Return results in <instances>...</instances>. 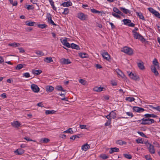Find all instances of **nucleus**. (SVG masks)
Segmentation results:
<instances>
[{
  "mask_svg": "<svg viewBox=\"0 0 160 160\" xmlns=\"http://www.w3.org/2000/svg\"><path fill=\"white\" fill-rule=\"evenodd\" d=\"M44 62L47 63H50L53 61L52 58L51 57H46L44 59Z\"/></svg>",
  "mask_w": 160,
  "mask_h": 160,
  "instance_id": "dca6fc26",
  "label": "nucleus"
},
{
  "mask_svg": "<svg viewBox=\"0 0 160 160\" xmlns=\"http://www.w3.org/2000/svg\"><path fill=\"white\" fill-rule=\"evenodd\" d=\"M113 11L115 12L118 14H119V13H121V12L119 10V9L116 7L113 8Z\"/></svg>",
  "mask_w": 160,
  "mask_h": 160,
  "instance_id": "58836bf2",
  "label": "nucleus"
},
{
  "mask_svg": "<svg viewBox=\"0 0 160 160\" xmlns=\"http://www.w3.org/2000/svg\"><path fill=\"white\" fill-rule=\"evenodd\" d=\"M71 48L72 49H76L77 50H79L80 49L79 46L73 43L71 44Z\"/></svg>",
  "mask_w": 160,
  "mask_h": 160,
  "instance_id": "aec40b11",
  "label": "nucleus"
},
{
  "mask_svg": "<svg viewBox=\"0 0 160 160\" xmlns=\"http://www.w3.org/2000/svg\"><path fill=\"white\" fill-rule=\"evenodd\" d=\"M148 9L149 11L150 12H151L153 13V14L154 15V14L155 13V12H156V11L154 10L152 8H148Z\"/></svg>",
  "mask_w": 160,
  "mask_h": 160,
  "instance_id": "49530a36",
  "label": "nucleus"
},
{
  "mask_svg": "<svg viewBox=\"0 0 160 160\" xmlns=\"http://www.w3.org/2000/svg\"><path fill=\"white\" fill-rule=\"evenodd\" d=\"M31 88L32 91L35 92H38L39 91L40 89L38 86L34 84L31 85Z\"/></svg>",
  "mask_w": 160,
  "mask_h": 160,
  "instance_id": "423d86ee",
  "label": "nucleus"
},
{
  "mask_svg": "<svg viewBox=\"0 0 160 160\" xmlns=\"http://www.w3.org/2000/svg\"><path fill=\"white\" fill-rule=\"evenodd\" d=\"M91 11L93 13H96L97 12H98V11L94 9H91Z\"/></svg>",
  "mask_w": 160,
  "mask_h": 160,
  "instance_id": "338daca9",
  "label": "nucleus"
},
{
  "mask_svg": "<svg viewBox=\"0 0 160 160\" xmlns=\"http://www.w3.org/2000/svg\"><path fill=\"white\" fill-rule=\"evenodd\" d=\"M56 89H57V90L59 91H64V92L65 91L63 89L62 87L61 86H57L56 87Z\"/></svg>",
  "mask_w": 160,
  "mask_h": 160,
  "instance_id": "ea45409f",
  "label": "nucleus"
},
{
  "mask_svg": "<svg viewBox=\"0 0 160 160\" xmlns=\"http://www.w3.org/2000/svg\"><path fill=\"white\" fill-rule=\"evenodd\" d=\"M124 156L126 158L130 159L132 158V156L130 154H123Z\"/></svg>",
  "mask_w": 160,
  "mask_h": 160,
  "instance_id": "09e8293b",
  "label": "nucleus"
},
{
  "mask_svg": "<svg viewBox=\"0 0 160 160\" xmlns=\"http://www.w3.org/2000/svg\"><path fill=\"white\" fill-rule=\"evenodd\" d=\"M47 18L48 19V22L49 23L53 25L56 26V24L54 22L52 19V17L51 16L50 14L48 15L47 16Z\"/></svg>",
  "mask_w": 160,
  "mask_h": 160,
  "instance_id": "9d476101",
  "label": "nucleus"
},
{
  "mask_svg": "<svg viewBox=\"0 0 160 160\" xmlns=\"http://www.w3.org/2000/svg\"><path fill=\"white\" fill-rule=\"evenodd\" d=\"M72 3L70 2H64L61 4V5L63 7H69L72 6Z\"/></svg>",
  "mask_w": 160,
  "mask_h": 160,
  "instance_id": "393cba45",
  "label": "nucleus"
},
{
  "mask_svg": "<svg viewBox=\"0 0 160 160\" xmlns=\"http://www.w3.org/2000/svg\"><path fill=\"white\" fill-rule=\"evenodd\" d=\"M77 17L82 21L86 20L88 18V16L82 12H80L77 14Z\"/></svg>",
  "mask_w": 160,
  "mask_h": 160,
  "instance_id": "20e7f679",
  "label": "nucleus"
},
{
  "mask_svg": "<svg viewBox=\"0 0 160 160\" xmlns=\"http://www.w3.org/2000/svg\"><path fill=\"white\" fill-rule=\"evenodd\" d=\"M138 66L139 68L141 70H143L145 68V67L143 65V62L141 61L140 62L137 63Z\"/></svg>",
  "mask_w": 160,
  "mask_h": 160,
  "instance_id": "b1692460",
  "label": "nucleus"
},
{
  "mask_svg": "<svg viewBox=\"0 0 160 160\" xmlns=\"http://www.w3.org/2000/svg\"><path fill=\"white\" fill-rule=\"evenodd\" d=\"M154 15L160 19V14L158 12L156 11Z\"/></svg>",
  "mask_w": 160,
  "mask_h": 160,
  "instance_id": "052dcab7",
  "label": "nucleus"
},
{
  "mask_svg": "<svg viewBox=\"0 0 160 160\" xmlns=\"http://www.w3.org/2000/svg\"><path fill=\"white\" fill-rule=\"evenodd\" d=\"M105 117L108 119V120H110V121H111V119H112V118H111L109 114L108 115L106 116Z\"/></svg>",
  "mask_w": 160,
  "mask_h": 160,
  "instance_id": "0e129e2a",
  "label": "nucleus"
},
{
  "mask_svg": "<svg viewBox=\"0 0 160 160\" xmlns=\"http://www.w3.org/2000/svg\"><path fill=\"white\" fill-rule=\"evenodd\" d=\"M42 140L43 143H47L50 141L49 139L47 138H44Z\"/></svg>",
  "mask_w": 160,
  "mask_h": 160,
  "instance_id": "603ef678",
  "label": "nucleus"
},
{
  "mask_svg": "<svg viewBox=\"0 0 160 160\" xmlns=\"http://www.w3.org/2000/svg\"><path fill=\"white\" fill-rule=\"evenodd\" d=\"M35 23V22L29 20L26 21L25 22V24L26 25L29 26H34V24Z\"/></svg>",
  "mask_w": 160,
  "mask_h": 160,
  "instance_id": "5701e85b",
  "label": "nucleus"
},
{
  "mask_svg": "<svg viewBox=\"0 0 160 160\" xmlns=\"http://www.w3.org/2000/svg\"><path fill=\"white\" fill-rule=\"evenodd\" d=\"M138 133L139 134L140 136H141L143 137H146V135H145V134L142 132H141L140 131L138 132Z\"/></svg>",
  "mask_w": 160,
  "mask_h": 160,
  "instance_id": "6e6d98bb",
  "label": "nucleus"
},
{
  "mask_svg": "<svg viewBox=\"0 0 160 160\" xmlns=\"http://www.w3.org/2000/svg\"><path fill=\"white\" fill-rule=\"evenodd\" d=\"M121 51L129 55H132L133 52V50L131 48L127 47H124Z\"/></svg>",
  "mask_w": 160,
  "mask_h": 160,
  "instance_id": "7ed1b4c3",
  "label": "nucleus"
},
{
  "mask_svg": "<svg viewBox=\"0 0 160 160\" xmlns=\"http://www.w3.org/2000/svg\"><path fill=\"white\" fill-rule=\"evenodd\" d=\"M138 122L140 123L143 125H150L154 122V119L150 118L145 119L142 118L141 120H139Z\"/></svg>",
  "mask_w": 160,
  "mask_h": 160,
  "instance_id": "f257e3e1",
  "label": "nucleus"
},
{
  "mask_svg": "<svg viewBox=\"0 0 160 160\" xmlns=\"http://www.w3.org/2000/svg\"><path fill=\"white\" fill-rule=\"evenodd\" d=\"M79 82L80 83L83 85H86L87 84V82L83 79H80Z\"/></svg>",
  "mask_w": 160,
  "mask_h": 160,
  "instance_id": "c9c22d12",
  "label": "nucleus"
},
{
  "mask_svg": "<svg viewBox=\"0 0 160 160\" xmlns=\"http://www.w3.org/2000/svg\"><path fill=\"white\" fill-rule=\"evenodd\" d=\"M90 148V146L87 143L82 145V149L85 151Z\"/></svg>",
  "mask_w": 160,
  "mask_h": 160,
  "instance_id": "a211bd4d",
  "label": "nucleus"
},
{
  "mask_svg": "<svg viewBox=\"0 0 160 160\" xmlns=\"http://www.w3.org/2000/svg\"><path fill=\"white\" fill-rule=\"evenodd\" d=\"M117 72L118 75L122 77V74H123V73L119 69H118L117 71Z\"/></svg>",
  "mask_w": 160,
  "mask_h": 160,
  "instance_id": "e2e57ef3",
  "label": "nucleus"
},
{
  "mask_svg": "<svg viewBox=\"0 0 160 160\" xmlns=\"http://www.w3.org/2000/svg\"><path fill=\"white\" fill-rule=\"evenodd\" d=\"M61 63L62 64H68L71 63L68 59L62 58L61 60Z\"/></svg>",
  "mask_w": 160,
  "mask_h": 160,
  "instance_id": "f8f14e48",
  "label": "nucleus"
},
{
  "mask_svg": "<svg viewBox=\"0 0 160 160\" xmlns=\"http://www.w3.org/2000/svg\"><path fill=\"white\" fill-rule=\"evenodd\" d=\"M23 67V65L22 64H18L15 67V69L16 70H19Z\"/></svg>",
  "mask_w": 160,
  "mask_h": 160,
  "instance_id": "e433bc0d",
  "label": "nucleus"
},
{
  "mask_svg": "<svg viewBox=\"0 0 160 160\" xmlns=\"http://www.w3.org/2000/svg\"><path fill=\"white\" fill-rule=\"evenodd\" d=\"M153 63L154 65V66H155V68H157V69H159V63L156 59H154L153 61Z\"/></svg>",
  "mask_w": 160,
  "mask_h": 160,
  "instance_id": "6ab92c4d",
  "label": "nucleus"
},
{
  "mask_svg": "<svg viewBox=\"0 0 160 160\" xmlns=\"http://www.w3.org/2000/svg\"><path fill=\"white\" fill-rule=\"evenodd\" d=\"M46 89L47 92H50L53 91L54 88L52 86H48L46 87Z\"/></svg>",
  "mask_w": 160,
  "mask_h": 160,
  "instance_id": "412c9836",
  "label": "nucleus"
},
{
  "mask_svg": "<svg viewBox=\"0 0 160 160\" xmlns=\"http://www.w3.org/2000/svg\"><path fill=\"white\" fill-rule=\"evenodd\" d=\"M11 124L12 126L15 128H18L21 125V123L18 121H14L11 122Z\"/></svg>",
  "mask_w": 160,
  "mask_h": 160,
  "instance_id": "1a4fd4ad",
  "label": "nucleus"
},
{
  "mask_svg": "<svg viewBox=\"0 0 160 160\" xmlns=\"http://www.w3.org/2000/svg\"><path fill=\"white\" fill-rule=\"evenodd\" d=\"M145 158L147 160H152L150 155H147L145 156Z\"/></svg>",
  "mask_w": 160,
  "mask_h": 160,
  "instance_id": "680f3d73",
  "label": "nucleus"
},
{
  "mask_svg": "<svg viewBox=\"0 0 160 160\" xmlns=\"http://www.w3.org/2000/svg\"><path fill=\"white\" fill-rule=\"evenodd\" d=\"M136 14L138 15L140 18L143 20H145L144 17L141 12H136Z\"/></svg>",
  "mask_w": 160,
  "mask_h": 160,
  "instance_id": "c85d7f7f",
  "label": "nucleus"
},
{
  "mask_svg": "<svg viewBox=\"0 0 160 160\" xmlns=\"http://www.w3.org/2000/svg\"><path fill=\"white\" fill-rule=\"evenodd\" d=\"M36 53L38 56H42L44 54L41 51H37L36 52Z\"/></svg>",
  "mask_w": 160,
  "mask_h": 160,
  "instance_id": "4c0bfd02",
  "label": "nucleus"
},
{
  "mask_svg": "<svg viewBox=\"0 0 160 160\" xmlns=\"http://www.w3.org/2000/svg\"><path fill=\"white\" fill-rule=\"evenodd\" d=\"M112 14L113 16L116 18H117L119 19L121 18V17L119 15H118L117 13L116 14L114 12H112Z\"/></svg>",
  "mask_w": 160,
  "mask_h": 160,
  "instance_id": "8fccbe9b",
  "label": "nucleus"
},
{
  "mask_svg": "<svg viewBox=\"0 0 160 160\" xmlns=\"http://www.w3.org/2000/svg\"><path fill=\"white\" fill-rule=\"evenodd\" d=\"M60 40L62 44L64 46L65 45L66 43L68 42L67 38H65L64 39L62 40V39H60Z\"/></svg>",
  "mask_w": 160,
  "mask_h": 160,
  "instance_id": "c03bdc74",
  "label": "nucleus"
},
{
  "mask_svg": "<svg viewBox=\"0 0 160 160\" xmlns=\"http://www.w3.org/2000/svg\"><path fill=\"white\" fill-rule=\"evenodd\" d=\"M63 133H69L72 134L73 133V132L72 130V128H69L68 129L64 131Z\"/></svg>",
  "mask_w": 160,
  "mask_h": 160,
  "instance_id": "473e14b6",
  "label": "nucleus"
},
{
  "mask_svg": "<svg viewBox=\"0 0 160 160\" xmlns=\"http://www.w3.org/2000/svg\"><path fill=\"white\" fill-rule=\"evenodd\" d=\"M133 110L134 111L140 113L143 112L145 110L143 108L135 106L133 107Z\"/></svg>",
  "mask_w": 160,
  "mask_h": 160,
  "instance_id": "0eeeda50",
  "label": "nucleus"
},
{
  "mask_svg": "<svg viewBox=\"0 0 160 160\" xmlns=\"http://www.w3.org/2000/svg\"><path fill=\"white\" fill-rule=\"evenodd\" d=\"M79 56L82 58L88 57V54L85 53H80Z\"/></svg>",
  "mask_w": 160,
  "mask_h": 160,
  "instance_id": "de8ad7c7",
  "label": "nucleus"
},
{
  "mask_svg": "<svg viewBox=\"0 0 160 160\" xmlns=\"http://www.w3.org/2000/svg\"><path fill=\"white\" fill-rule=\"evenodd\" d=\"M127 115L129 116H130L131 117H132L133 116V115L132 113L130 112H126Z\"/></svg>",
  "mask_w": 160,
  "mask_h": 160,
  "instance_id": "bf43d9fd",
  "label": "nucleus"
},
{
  "mask_svg": "<svg viewBox=\"0 0 160 160\" xmlns=\"http://www.w3.org/2000/svg\"><path fill=\"white\" fill-rule=\"evenodd\" d=\"M102 55L103 58L107 60H109L110 59V56L107 52L102 53Z\"/></svg>",
  "mask_w": 160,
  "mask_h": 160,
  "instance_id": "9b49d317",
  "label": "nucleus"
},
{
  "mask_svg": "<svg viewBox=\"0 0 160 160\" xmlns=\"http://www.w3.org/2000/svg\"><path fill=\"white\" fill-rule=\"evenodd\" d=\"M18 49L19 50V52L20 53H24L25 52V50L22 48H18Z\"/></svg>",
  "mask_w": 160,
  "mask_h": 160,
  "instance_id": "69168bd1",
  "label": "nucleus"
},
{
  "mask_svg": "<svg viewBox=\"0 0 160 160\" xmlns=\"http://www.w3.org/2000/svg\"><path fill=\"white\" fill-rule=\"evenodd\" d=\"M116 143L120 145H125L126 144V142L124 141H122L121 140H118L116 141Z\"/></svg>",
  "mask_w": 160,
  "mask_h": 160,
  "instance_id": "c756f323",
  "label": "nucleus"
},
{
  "mask_svg": "<svg viewBox=\"0 0 160 160\" xmlns=\"http://www.w3.org/2000/svg\"><path fill=\"white\" fill-rule=\"evenodd\" d=\"M122 21L123 22L124 24L128 26L129 23L131 22V21L130 20L127 19H123Z\"/></svg>",
  "mask_w": 160,
  "mask_h": 160,
  "instance_id": "7c9ffc66",
  "label": "nucleus"
},
{
  "mask_svg": "<svg viewBox=\"0 0 160 160\" xmlns=\"http://www.w3.org/2000/svg\"><path fill=\"white\" fill-rule=\"evenodd\" d=\"M151 69L152 71L154 73L155 76H158L159 75L158 71L156 70V69H157V68H155V66H152L151 68Z\"/></svg>",
  "mask_w": 160,
  "mask_h": 160,
  "instance_id": "4468645a",
  "label": "nucleus"
},
{
  "mask_svg": "<svg viewBox=\"0 0 160 160\" xmlns=\"http://www.w3.org/2000/svg\"><path fill=\"white\" fill-rule=\"evenodd\" d=\"M115 111H111L109 114L111 116V118L113 119H114L116 117V113L115 112Z\"/></svg>",
  "mask_w": 160,
  "mask_h": 160,
  "instance_id": "bb28decb",
  "label": "nucleus"
},
{
  "mask_svg": "<svg viewBox=\"0 0 160 160\" xmlns=\"http://www.w3.org/2000/svg\"><path fill=\"white\" fill-rule=\"evenodd\" d=\"M55 111L53 110H46L45 111V114L46 115H48L50 114H53L55 113Z\"/></svg>",
  "mask_w": 160,
  "mask_h": 160,
  "instance_id": "a18cd8bd",
  "label": "nucleus"
},
{
  "mask_svg": "<svg viewBox=\"0 0 160 160\" xmlns=\"http://www.w3.org/2000/svg\"><path fill=\"white\" fill-rule=\"evenodd\" d=\"M69 12V10L68 8H65L64 9V11L62 12V14L66 15L68 14Z\"/></svg>",
  "mask_w": 160,
  "mask_h": 160,
  "instance_id": "72a5a7b5",
  "label": "nucleus"
},
{
  "mask_svg": "<svg viewBox=\"0 0 160 160\" xmlns=\"http://www.w3.org/2000/svg\"><path fill=\"white\" fill-rule=\"evenodd\" d=\"M23 76L25 77V78H29L30 77V75L28 72H26L24 73L23 74Z\"/></svg>",
  "mask_w": 160,
  "mask_h": 160,
  "instance_id": "3c124183",
  "label": "nucleus"
},
{
  "mask_svg": "<svg viewBox=\"0 0 160 160\" xmlns=\"http://www.w3.org/2000/svg\"><path fill=\"white\" fill-rule=\"evenodd\" d=\"M119 149L118 148L116 147L112 148L109 151V153L112 154L114 152H118L119 151Z\"/></svg>",
  "mask_w": 160,
  "mask_h": 160,
  "instance_id": "2eb2a0df",
  "label": "nucleus"
},
{
  "mask_svg": "<svg viewBox=\"0 0 160 160\" xmlns=\"http://www.w3.org/2000/svg\"><path fill=\"white\" fill-rule=\"evenodd\" d=\"M24 152V150L21 148L17 149L14 151L15 153L17 155H22Z\"/></svg>",
  "mask_w": 160,
  "mask_h": 160,
  "instance_id": "ddd939ff",
  "label": "nucleus"
},
{
  "mask_svg": "<svg viewBox=\"0 0 160 160\" xmlns=\"http://www.w3.org/2000/svg\"><path fill=\"white\" fill-rule=\"evenodd\" d=\"M149 146L148 147V149L150 153L151 154H154L155 153V150L154 148V146L151 144H148Z\"/></svg>",
  "mask_w": 160,
  "mask_h": 160,
  "instance_id": "6e6552de",
  "label": "nucleus"
},
{
  "mask_svg": "<svg viewBox=\"0 0 160 160\" xmlns=\"http://www.w3.org/2000/svg\"><path fill=\"white\" fill-rule=\"evenodd\" d=\"M129 76L131 79L135 81H139L140 79L138 75L135 73L130 72L129 74Z\"/></svg>",
  "mask_w": 160,
  "mask_h": 160,
  "instance_id": "39448f33",
  "label": "nucleus"
},
{
  "mask_svg": "<svg viewBox=\"0 0 160 160\" xmlns=\"http://www.w3.org/2000/svg\"><path fill=\"white\" fill-rule=\"evenodd\" d=\"M80 134L73 135L72 137H70V138L73 140H75L77 138H80Z\"/></svg>",
  "mask_w": 160,
  "mask_h": 160,
  "instance_id": "a19ab883",
  "label": "nucleus"
},
{
  "mask_svg": "<svg viewBox=\"0 0 160 160\" xmlns=\"http://www.w3.org/2000/svg\"><path fill=\"white\" fill-rule=\"evenodd\" d=\"M132 32L134 38L136 39H138L142 42H144L145 40L143 36L134 30H132Z\"/></svg>",
  "mask_w": 160,
  "mask_h": 160,
  "instance_id": "f03ea898",
  "label": "nucleus"
},
{
  "mask_svg": "<svg viewBox=\"0 0 160 160\" xmlns=\"http://www.w3.org/2000/svg\"><path fill=\"white\" fill-rule=\"evenodd\" d=\"M27 9L28 10H33L34 9V7L32 5H29L27 6Z\"/></svg>",
  "mask_w": 160,
  "mask_h": 160,
  "instance_id": "864d4df0",
  "label": "nucleus"
},
{
  "mask_svg": "<svg viewBox=\"0 0 160 160\" xmlns=\"http://www.w3.org/2000/svg\"><path fill=\"white\" fill-rule=\"evenodd\" d=\"M111 123V121L110 120H107L105 124V126H108L110 125Z\"/></svg>",
  "mask_w": 160,
  "mask_h": 160,
  "instance_id": "5fc2aeb1",
  "label": "nucleus"
},
{
  "mask_svg": "<svg viewBox=\"0 0 160 160\" xmlns=\"http://www.w3.org/2000/svg\"><path fill=\"white\" fill-rule=\"evenodd\" d=\"M126 100L128 101L132 102L134 101L135 98L133 97H128L126 98Z\"/></svg>",
  "mask_w": 160,
  "mask_h": 160,
  "instance_id": "37998d69",
  "label": "nucleus"
},
{
  "mask_svg": "<svg viewBox=\"0 0 160 160\" xmlns=\"http://www.w3.org/2000/svg\"><path fill=\"white\" fill-rule=\"evenodd\" d=\"M9 45L13 47H19L20 46V44L19 43L14 42L9 44Z\"/></svg>",
  "mask_w": 160,
  "mask_h": 160,
  "instance_id": "2f4dec72",
  "label": "nucleus"
},
{
  "mask_svg": "<svg viewBox=\"0 0 160 160\" xmlns=\"http://www.w3.org/2000/svg\"><path fill=\"white\" fill-rule=\"evenodd\" d=\"M104 88L101 87H96L93 88V90L97 92H100L103 90Z\"/></svg>",
  "mask_w": 160,
  "mask_h": 160,
  "instance_id": "4be33fe9",
  "label": "nucleus"
},
{
  "mask_svg": "<svg viewBox=\"0 0 160 160\" xmlns=\"http://www.w3.org/2000/svg\"><path fill=\"white\" fill-rule=\"evenodd\" d=\"M120 9L121 10L123 13L125 14H127L128 13L130 14V11L129 10L126 9L125 8L123 7H120Z\"/></svg>",
  "mask_w": 160,
  "mask_h": 160,
  "instance_id": "f3484780",
  "label": "nucleus"
},
{
  "mask_svg": "<svg viewBox=\"0 0 160 160\" xmlns=\"http://www.w3.org/2000/svg\"><path fill=\"white\" fill-rule=\"evenodd\" d=\"M79 127L81 129H87L86 125H80Z\"/></svg>",
  "mask_w": 160,
  "mask_h": 160,
  "instance_id": "4d7b16f0",
  "label": "nucleus"
},
{
  "mask_svg": "<svg viewBox=\"0 0 160 160\" xmlns=\"http://www.w3.org/2000/svg\"><path fill=\"white\" fill-rule=\"evenodd\" d=\"M100 157L102 159L105 160L108 158V157L105 154H101L100 155Z\"/></svg>",
  "mask_w": 160,
  "mask_h": 160,
  "instance_id": "79ce46f5",
  "label": "nucleus"
},
{
  "mask_svg": "<svg viewBox=\"0 0 160 160\" xmlns=\"http://www.w3.org/2000/svg\"><path fill=\"white\" fill-rule=\"evenodd\" d=\"M135 24H134L132 22H131L129 23V24L128 25V26L130 27H133L135 26Z\"/></svg>",
  "mask_w": 160,
  "mask_h": 160,
  "instance_id": "774afa93",
  "label": "nucleus"
},
{
  "mask_svg": "<svg viewBox=\"0 0 160 160\" xmlns=\"http://www.w3.org/2000/svg\"><path fill=\"white\" fill-rule=\"evenodd\" d=\"M136 142L138 143H143L142 139H138L136 140Z\"/></svg>",
  "mask_w": 160,
  "mask_h": 160,
  "instance_id": "13d9d810",
  "label": "nucleus"
},
{
  "mask_svg": "<svg viewBox=\"0 0 160 160\" xmlns=\"http://www.w3.org/2000/svg\"><path fill=\"white\" fill-rule=\"evenodd\" d=\"M42 71L40 70H32V73L34 74L37 75L40 74L42 72Z\"/></svg>",
  "mask_w": 160,
  "mask_h": 160,
  "instance_id": "a878e982",
  "label": "nucleus"
},
{
  "mask_svg": "<svg viewBox=\"0 0 160 160\" xmlns=\"http://www.w3.org/2000/svg\"><path fill=\"white\" fill-rule=\"evenodd\" d=\"M144 116L146 118H148L150 117H152L153 118H156L157 117V116L155 115L154 114H146L144 115Z\"/></svg>",
  "mask_w": 160,
  "mask_h": 160,
  "instance_id": "cd10ccee",
  "label": "nucleus"
},
{
  "mask_svg": "<svg viewBox=\"0 0 160 160\" xmlns=\"http://www.w3.org/2000/svg\"><path fill=\"white\" fill-rule=\"evenodd\" d=\"M38 26L40 28L43 29L48 27V25L45 24H38Z\"/></svg>",
  "mask_w": 160,
  "mask_h": 160,
  "instance_id": "f704fd0d",
  "label": "nucleus"
}]
</instances>
